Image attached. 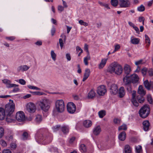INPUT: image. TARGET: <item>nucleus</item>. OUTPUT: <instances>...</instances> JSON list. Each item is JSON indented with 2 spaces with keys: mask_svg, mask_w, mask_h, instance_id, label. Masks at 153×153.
Here are the masks:
<instances>
[{
  "mask_svg": "<svg viewBox=\"0 0 153 153\" xmlns=\"http://www.w3.org/2000/svg\"><path fill=\"white\" fill-rule=\"evenodd\" d=\"M108 71L111 73H114L117 75L122 74L123 69L122 66L116 62H114L108 67Z\"/></svg>",
  "mask_w": 153,
  "mask_h": 153,
  "instance_id": "f257e3e1",
  "label": "nucleus"
},
{
  "mask_svg": "<svg viewBox=\"0 0 153 153\" xmlns=\"http://www.w3.org/2000/svg\"><path fill=\"white\" fill-rule=\"evenodd\" d=\"M51 102L50 100L47 99H43L37 102V104L40 109L44 112H48L51 107Z\"/></svg>",
  "mask_w": 153,
  "mask_h": 153,
  "instance_id": "f03ea898",
  "label": "nucleus"
},
{
  "mask_svg": "<svg viewBox=\"0 0 153 153\" xmlns=\"http://www.w3.org/2000/svg\"><path fill=\"white\" fill-rule=\"evenodd\" d=\"M10 102L6 104L4 109L5 111L6 114H13L15 109V104L13 101L11 100H9Z\"/></svg>",
  "mask_w": 153,
  "mask_h": 153,
  "instance_id": "7ed1b4c3",
  "label": "nucleus"
},
{
  "mask_svg": "<svg viewBox=\"0 0 153 153\" xmlns=\"http://www.w3.org/2000/svg\"><path fill=\"white\" fill-rule=\"evenodd\" d=\"M140 116L142 118H145L147 117L150 113L149 108L148 105H145L143 106L139 110Z\"/></svg>",
  "mask_w": 153,
  "mask_h": 153,
  "instance_id": "20e7f679",
  "label": "nucleus"
},
{
  "mask_svg": "<svg viewBox=\"0 0 153 153\" xmlns=\"http://www.w3.org/2000/svg\"><path fill=\"white\" fill-rule=\"evenodd\" d=\"M56 107L58 112H62L65 108V105L63 101L61 100H57L56 103Z\"/></svg>",
  "mask_w": 153,
  "mask_h": 153,
  "instance_id": "39448f33",
  "label": "nucleus"
},
{
  "mask_svg": "<svg viewBox=\"0 0 153 153\" xmlns=\"http://www.w3.org/2000/svg\"><path fill=\"white\" fill-rule=\"evenodd\" d=\"M16 118L17 120L19 122L23 121L25 119V114L22 111L18 112L16 113Z\"/></svg>",
  "mask_w": 153,
  "mask_h": 153,
  "instance_id": "423d86ee",
  "label": "nucleus"
},
{
  "mask_svg": "<svg viewBox=\"0 0 153 153\" xmlns=\"http://www.w3.org/2000/svg\"><path fill=\"white\" fill-rule=\"evenodd\" d=\"M68 111L70 113L73 114L76 111V107L75 105L72 102H69L67 105Z\"/></svg>",
  "mask_w": 153,
  "mask_h": 153,
  "instance_id": "0eeeda50",
  "label": "nucleus"
},
{
  "mask_svg": "<svg viewBox=\"0 0 153 153\" xmlns=\"http://www.w3.org/2000/svg\"><path fill=\"white\" fill-rule=\"evenodd\" d=\"M106 92L105 87L104 85H101L97 88V93L100 96L104 95Z\"/></svg>",
  "mask_w": 153,
  "mask_h": 153,
  "instance_id": "6e6552de",
  "label": "nucleus"
},
{
  "mask_svg": "<svg viewBox=\"0 0 153 153\" xmlns=\"http://www.w3.org/2000/svg\"><path fill=\"white\" fill-rule=\"evenodd\" d=\"M26 107L27 111L30 113L34 112L36 109L35 104L32 102H30L27 104Z\"/></svg>",
  "mask_w": 153,
  "mask_h": 153,
  "instance_id": "1a4fd4ad",
  "label": "nucleus"
},
{
  "mask_svg": "<svg viewBox=\"0 0 153 153\" xmlns=\"http://www.w3.org/2000/svg\"><path fill=\"white\" fill-rule=\"evenodd\" d=\"M123 82L125 85H128L131 83V80L130 76L127 75H123Z\"/></svg>",
  "mask_w": 153,
  "mask_h": 153,
  "instance_id": "9d476101",
  "label": "nucleus"
},
{
  "mask_svg": "<svg viewBox=\"0 0 153 153\" xmlns=\"http://www.w3.org/2000/svg\"><path fill=\"white\" fill-rule=\"evenodd\" d=\"M130 4V2L128 0H119V5L121 7H128Z\"/></svg>",
  "mask_w": 153,
  "mask_h": 153,
  "instance_id": "9b49d317",
  "label": "nucleus"
},
{
  "mask_svg": "<svg viewBox=\"0 0 153 153\" xmlns=\"http://www.w3.org/2000/svg\"><path fill=\"white\" fill-rule=\"evenodd\" d=\"M3 83L6 84V87L7 88H10L13 87H18V85H17L14 84H11V82L10 80L7 79H4L2 80Z\"/></svg>",
  "mask_w": 153,
  "mask_h": 153,
  "instance_id": "f8f14e48",
  "label": "nucleus"
},
{
  "mask_svg": "<svg viewBox=\"0 0 153 153\" xmlns=\"http://www.w3.org/2000/svg\"><path fill=\"white\" fill-rule=\"evenodd\" d=\"M130 76L131 83H136L138 82L139 78L137 74H134L131 75Z\"/></svg>",
  "mask_w": 153,
  "mask_h": 153,
  "instance_id": "ddd939ff",
  "label": "nucleus"
},
{
  "mask_svg": "<svg viewBox=\"0 0 153 153\" xmlns=\"http://www.w3.org/2000/svg\"><path fill=\"white\" fill-rule=\"evenodd\" d=\"M136 91H133L132 94V98L131 99V102L136 107L138 106V103L135 97L136 94Z\"/></svg>",
  "mask_w": 153,
  "mask_h": 153,
  "instance_id": "4468645a",
  "label": "nucleus"
},
{
  "mask_svg": "<svg viewBox=\"0 0 153 153\" xmlns=\"http://www.w3.org/2000/svg\"><path fill=\"white\" fill-rule=\"evenodd\" d=\"M110 92L111 94H116L118 92V89L117 85L113 84L112 85L110 89Z\"/></svg>",
  "mask_w": 153,
  "mask_h": 153,
  "instance_id": "2eb2a0df",
  "label": "nucleus"
},
{
  "mask_svg": "<svg viewBox=\"0 0 153 153\" xmlns=\"http://www.w3.org/2000/svg\"><path fill=\"white\" fill-rule=\"evenodd\" d=\"M43 139L45 142L46 143H49L52 140V135L51 134H48Z\"/></svg>",
  "mask_w": 153,
  "mask_h": 153,
  "instance_id": "dca6fc26",
  "label": "nucleus"
},
{
  "mask_svg": "<svg viewBox=\"0 0 153 153\" xmlns=\"http://www.w3.org/2000/svg\"><path fill=\"white\" fill-rule=\"evenodd\" d=\"M6 121L9 123L14 122L15 121V116L13 114H6Z\"/></svg>",
  "mask_w": 153,
  "mask_h": 153,
  "instance_id": "f3484780",
  "label": "nucleus"
},
{
  "mask_svg": "<svg viewBox=\"0 0 153 153\" xmlns=\"http://www.w3.org/2000/svg\"><path fill=\"white\" fill-rule=\"evenodd\" d=\"M30 68L29 66L27 65H22L18 67L17 68V70L18 72L24 71L27 70Z\"/></svg>",
  "mask_w": 153,
  "mask_h": 153,
  "instance_id": "a211bd4d",
  "label": "nucleus"
},
{
  "mask_svg": "<svg viewBox=\"0 0 153 153\" xmlns=\"http://www.w3.org/2000/svg\"><path fill=\"white\" fill-rule=\"evenodd\" d=\"M101 131V129L99 126H97L95 127L93 130V133L94 134L97 136L99 134Z\"/></svg>",
  "mask_w": 153,
  "mask_h": 153,
  "instance_id": "6ab92c4d",
  "label": "nucleus"
},
{
  "mask_svg": "<svg viewBox=\"0 0 153 153\" xmlns=\"http://www.w3.org/2000/svg\"><path fill=\"white\" fill-rule=\"evenodd\" d=\"M144 84L146 88L147 89L149 90L150 87L153 88V82H151L150 83L147 80L144 82Z\"/></svg>",
  "mask_w": 153,
  "mask_h": 153,
  "instance_id": "aec40b11",
  "label": "nucleus"
},
{
  "mask_svg": "<svg viewBox=\"0 0 153 153\" xmlns=\"http://www.w3.org/2000/svg\"><path fill=\"white\" fill-rule=\"evenodd\" d=\"M124 70L125 74L127 75H128L131 71L130 67L127 64L125 65L124 67Z\"/></svg>",
  "mask_w": 153,
  "mask_h": 153,
  "instance_id": "412c9836",
  "label": "nucleus"
},
{
  "mask_svg": "<svg viewBox=\"0 0 153 153\" xmlns=\"http://www.w3.org/2000/svg\"><path fill=\"white\" fill-rule=\"evenodd\" d=\"M143 124L144 130L145 131L148 130L149 129L150 126V123L149 121L148 120L144 121Z\"/></svg>",
  "mask_w": 153,
  "mask_h": 153,
  "instance_id": "4be33fe9",
  "label": "nucleus"
},
{
  "mask_svg": "<svg viewBox=\"0 0 153 153\" xmlns=\"http://www.w3.org/2000/svg\"><path fill=\"white\" fill-rule=\"evenodd\" d=\"M6 116V114L4 109L3 108H0V120H3Z\"/></svg>",
  "mask_w": 153,
  "mask_h": 153,
  "instance_id": "5701e85b",
  "label": "nucleus"
},
{
  "mask_svg": "<svg viewBox=\"0 0 153 153\" xmlns=\"http://www.w3.org/2000/svg\"><path fill=\"white\" fill-rule=\"evenodd\" d=\"M90 74V69L86 68L85 70V72L84 74V77L82 79V81H85L89 77Z\"/></svg>",
  "mask_w": 153,
  "mask_h": 153,
  "instance_id": "b1692460",
  "label": "nucleus"
},
{
  "mask_svg": "<svg viewBox=\"0 0 153 153\" xmlns=\"http://www.w3.org/2000/svg\"><path fill=\"white\" fill-rule=\"evenodd\" d=\"M126 92L124 89V88L123 87H121L119 90L118 93V96L120 98L123 97L125 95Z\"/></svg>",
  "mask_w": 153,
  "mask_h": 153,
  "instance_id": "393cba45",
  "label": "nucleus"
},
{
  "mask_svg": "<svg viewBox=\"0 0 153 153\" xmlns=\"http://www.w3.org/2000/svg\"><path fill=\"white\" fill-rule=\"evenodd\" d=\"M126 137V134L125 132L123 131L120 133L118 136L119 139L121 141H124Z\"/></svg>",
  "mask_w": 153,
  "mask_h": 153,
  "instance_id": "a878e982",
  "label": "nucleus"
},
{
  "mask_svg": "<svg viewBox=\"0 0 153 153\" xmlns=\"http://www.w3.org/2000/svg\"><path fill=\"white\" fill-rule=\"evenodd\" d=\"M107 60V59H102L99 65V68L100 69H102L104 67L106 64Z\"/></svg>",
  "mask_w": 153,
  "mask_h": 153,
  "instance_id": "bb28decb",
  "label": "nucleus"
},
{
  "mask_svg": "<svg viewBox=\"0 0 153 153\" xmlns=\"http://www.w3.org/2000/svg\"><path fill=\"white\" fill-rule=\"evenodd\" d=\"M130 42L132 44L137 45L139 44L140 42V39L138 38H132L131 37V38Z\"/></svg>",
  "mask_w": 153,
  "mask_h": 153,
  "instance_id": "cd10ccee",
  "label": "nucleus"
},
{
  "mask_svg": "<svg viewBox=\"0 0 153 153\" xmlns=\"http://www.w3.org/2000/svg\"><path fill=\"white\" fill-rule=\"evenodd\" d=\"M84 126L86 128H88L91 126L92 124L91 121L90 120H86L83 123Z\"/></svg>",
  "mask_w": 153,
  "mask_h": 153,
  "instance_id": "c85d7f7f",
  "label": "nucleus"
},
{
  "mask_svg": "<svg viewBox=\"0 0 153 153\" xmlns=\"http://www.w3.org/2000/svg\"><path fill=\"white\" fill-rule=\"evenodd\" d=\"M124 151L125 153H131V148L129 145H126L125 146Z\"/></svg>",
  "mask_w": 153,
  "mask_h": 153,
  "instance_id": "c756f323",
  "label": "nucleus"
},
{
  "mask_svg": "<svg viewBox=\"0 0 153 153\" xmlns=\"http://www.w3.org/2000/svg\"><path fill=\"white\" fill-rule=\"evenodd\" d=\"M138 93L140 94L144 95L146 94L145 91L144 90L143 87L142 85H140L139 86L138 88Z\"/></svg>",
  "mask_w": 153,
  "mask_h": 153,
  "instance_id": "7c9ffc66",
  "label": "nucleus"
},
{
  "mask_svg": "<svg viewBox=\"0 0 153 153\" xmlns=\"http://www.w3.org/2000/svg\"><path fill=\"white\" fill-rule=\"evenodd\" d=\"M95 95V93L93 90H91L89 92L88 95V97L89 98H92L94 97Z\"/></svg>",
  "mask_w": 153,
  "mask_h": 153,
  "instance_id": "2f4dec72",
  "label": "nucleus"
},
{
  "mask_svg": "<svg viewBox=\"0 0 153 153\" xmlns=\"http://www.w3.org/2000/svg\"><path fill=\"white\" fill-rule=\"evenodd\" d=\"M145 42L146 43H148L146 45L147 47H148L150 44V39L148 36L146 34L145 35Z\"/></svg>",
  "mask_w": 153,
  "mask_h": 153,
  "instance_id": "473e14b6",
  "label": "nucleus"
},
{
  "mask_svg": "<svg viewBox=\"0 0 153 153\" xmlns=\"http://www.w3.org/2000/svg\"><path fill=\"white\" fill-rule=\"evenodd\" d=\"M137 99L138 101L140 103L143 102L144 100V98L142 96L140 95L137 96Z\"/></svg>",
  "mask_w": 153,
  "mask_h": 153,
  "instance_id": "72a5a7b5",
  "label": "nucleus"
},
{
  "mask_svg": "<svg viewBox=\"0 0 153 153\" xmlns=\"http://www.w3.org/2000/svg\"><path fill=\"white\" fill-rule=\"evenodd\" d=\"M35 121L38 123H40L42 120V116L39 114H38L36 116L35 118Z\"/></svg>",
  "mask_w": 153,
  "mask_h": 153,
  "instance_id": "f704fd0d",
  "label": "nucleus"
},
{
  "mask_svg": "<svg viewBox=\"0 0 153 153\" xmlns=\"http://www.w3.org/2000/svg\"><path fill=\"white\" fill-rule=\"evenodd\" d=\"M90 57L89 55H88L87 56L85 57L84 59V62L86 65H88V61L90 60Z\"/></svg>",
  "mask_w": 153,
  "mask_h": 153,
  "instance_id": "c9c22d12",
  "label": "nucleus"
},
{
  "mask_svg": "<svg viewBox=\"0 0 153 153\" xmlns=\"http://www.w3.org/2000/svg\"><path fill=\"white\" fill-rule=\"evenodd\" d=\"M62 131L64 134L68 133L69 131V129L67 126H64L61 128Z\"/></svg>",
  "mask_w": 153,
  "mask_h": 153,
  "instance_id": "e433bc0d",
  "label": "nucleus"
},
{
  "mask_svg": "<svg viewBox=\"0 0 153 153\" xmlns=\"http://www.w3.org/2000/svg\"><path fill=\"white\" fill-rule=\"evenodd\" d=\"M127 129V127L126 124H123L122 125L119 126L118 128L119 131L126 130Z\"/></svg>",
  "mask_w": 153,
  "mask_h": 153,
  "instance_id": "4c0bfd02",
  "label": "nucleus"
},
{
  "mask_svg": "<svg viewBox=\"0 0 153 153\" xmlns=\"http://www.w3.org/2000/svg\"><path fill=\"white\" fill-rule=\"evenodd\" d=\"M105 111L102 110L100 111L98 113L99 117L101 118H102L105 115Z\"/></svg>",
  "mask_w": 153,
  "mask_h": 153,
  "instance_id": "58836bf2",
  "label": "nucleus"
},
{
  "mask_svg": "<svg viewBox=\"0 0 153 153\" xmlns=\"http://www.w3.org/2000/svg\"><path fill=\"white\" fill-rule=\"evenodd\" d=\"M111 4L114 7L117 6L118 4L117 0H111Z\"/></svg>",
  "mask_w": 153,
  "mask_h": 153,
  "instance_id": "ea45409f",
  "label": "nucleus"
},
{
  "mask_svg": "<svg viewBox=\"0 0 153 153\" xmlns=\"http://www.w3.org/2000/svg\"><path fill=\"white\" fill-rule=\"evenodd\" d=\"M51 56L52 59L55 61L56 59V55L54 53L53 51H51Z\"/></svg>",
  "mask_w": 153,
  "mask_h": 153,
  "instance_id": "a19ab883",
  "label": "nucleus"
},
{
  "mask_svg": "<svg viewBox=\"0 0 153 153\" xmlns=\"http://www.w3.org/2000/svg\"><path fill=\"white\" fill-rule=\"evenodd\" d=\"M137 9L138 11L140 12L143 11L145 10L144 6L143 5H141L139 7H138Z\"/></svg>",
  "mask_w": 153,
  "mask_h": 153,
  "instance_id": "79ce46f5",
  "label": "nucleus"
},
{
  "mask_svg": "<svg viewBox=\"0 0 153 153\" xmlns=\"http://www.w3.org/2000/svg\"><path fill=\"white\" fill-rule=\"evenodd\" d=\"M22 139L23 140H26L27 139L28 137V134L26 131H25L23 132L22 135Z\"/></svg>",
  "mask_w": 153,
  "mask_h": 153,
  "instance_id": "37998d69",
  "label": "nucleus"
},
{
  "mask_svg": "<svg viewBox=\"0 0 153 153\" xmlns=\"http://www.w3.org/2000/svg\"><path fill=\"white\" fill-rule=\"evenodd\" d=\"M142 151V147L140 146H138L136 147V151L137 153H140Z\"/></svg>",
  "mask_w": 153,
  "mask_h": 153,
  "instance_id": "c03bdc74",
  "label": "nucleus"
},
{
  "mask_svg": "<svg viewBox=\"0 0 153 153\" xmlns=\"http://www.w3.org/2000/svg\"><path fill=\"white\" fill-rule=\"evenodd\" d=\"M0 144L3 147H5L7 146V143L6 141L3 140H0Z\"/></svg>",
  "mask_w": 153,
  "mask_h": 153,
  "instance_id": "a18cd8bd",
  "label": "nucleus"
},
{
  "mask_svg": "<svg viewBox=\"0 0 153 153\" xmlns=\"http://www.w3.org/2000/svg\"><path fill=\"white\" fill-rule=\"evenodd\" d=\"M147 69L146 68H144L141 70V73L143 76L146 75L147 71Z\"/></svg>",
  "mask_w": 153,
  "mask_h": 153,
  "instance_id": "49530a36",
  "label": "nucleus"
},
{
  "mask_svg": "<svg viewBox=\"0 0 153 153\" xmlns=\"http://www.w3.org/2000/svg\"><path fill=\"white\" fill-rule=\"evenodd\" d=\"M80 149L83 152H85L86 151V148L84 144H81L80 146Z\"/></svg>",
  "mask_w": 153,
  "mask_h": 153,
  "instance_id": "de8ad7c7",
  "label": "nucleus"
},
{
  "mask_svg": "<svg viewBox=\"0 0 153 153\" xmlns=\"http://www.w3.org/2000/svg\"><path fill=\"white\" fill-rule=\"evenodd\" d=\"M121 121V120L117 118H115L114 120V123L116 124L119 125Z\"/></svg>",
  "mask_w": 153,
  "mask_h": 153,
  "instance_id": "09e8293b",
  "label": "nucleus"
},
{
  "mask_svg": "<svg viewBox=\"0 0 153 153\" xmlns=\"http://www.w3.org/2000/svg\"><path fill=\"white\" fill-rule=\"evenodd\" d=\"M76 51L78 52L79 51H80V52L78 54V56H80L81 53H82L83 51L82 50L79 46H77L76 47Z\"/></svg>",
  "mask_w": 153,
  "mask_h": 153,
  "instance_id": "8fccbe9b",
  "label": "nucleus"
},
{
  "mask_svg": "<svg viewBox=\"0 0 153 153\" xmlns=\"http://www.w3.org/2000/svg\"><path fill=\"white\" fill-rule=\"evenodd\" d=\"M30 93L33 94L34 95H42L44 93L42 92H39V91H35V92H31Z\"/></svg>",
  "mask_w": 153,
  "mask_h": 153,
  "instance_id": "3c124183",
  "label": "nucleus"
},
{
  "mask_svg": "<svg viewBox=\"0 0 153 153\" xmlns=\"http://www.w3.org/2000/svg\"><path fill=\"white\" fill-rule=\"evenodd\" d=\"M4 130L2 127H0V138H1L4 135Z\"/></svg>",
  "mask_w": 153,
  "mask_h": 153,
  "instance_id": "603ef678",
  "label": "nucleus"
},
{
  "mask_svg": "<svg viewBox=\"0 0 153 153\" xmlns=\"http://www.w3.org/2000/svg\"><path fill=\"white\" fill-rule=\"evenodd\" d=\"M147 100L149 102L150 104H152L153 102L152 100V98L151 96V95L150 94H149L147 96Z\"/></svg>",
  "mask_w": 153,
  "mask_h": 153,
  "instance_id": "864d4df0",
  "label": "nucleus"
},
{
  "mask_svg": "<svg viewBox=\"0 0 153 153\" xmlns=\"http://www.w3.org/2000/svg\"><path fill=\"white\" fill-rule=\"evenodd\" d=\"M126 86H127V89L129 93H131L132 92V88L130 84Z\"/></svg>",
  "mask_w": 153,
  "mask_h": 153,
  "instance_id": "5fc2aeb1",
  "label": "nucleus"
},
{
  "mask_svg": "<svg viewBox=\"0 0 153 153\" xmlns=\"http://www.w3.org/2000/svg\"><path fill=\"white\" fill-rule=\"evenodd\" d=\"M5 39L7 40L12 41L15 39H16V37L15 36H11L9 37H5Z\"/></svg>",
  "mask_w": 153,
  "mask_h": 153,
  "instance_id": "6e6d98bb",
  "label": "nucleus"
},
{
  "mask_svg": "<svg viewBox=\"0 0 153 153\" xmlns=\"http://www.w3.org/2000/svg\"><path fill=\"white\" fill-rule=\"evenodd\" d=\"M62 39H59V43L61 49H62L64 43Z\"/></svg>",
  "mask_w": 153,
  "mask_h": 153,
  "instance_id": "4d7b16f0",
  "label": "nucleus"
},
{
  "mask_svg": "<svg viewBox=\"0 0 153 153\" xmlns=\"http://www.w3.org/2000/svg\"><path fill=\"white\" fill-rule=\"evenodd\" d=\"M10 146L11 149H14L16 147V145L14 143H12L10 144Z\"/></svg>",
  "mask_w": 153,
  "mask_h": 153,
  "instance_id": "13d9d810",
  "label": "nucleus"
},
{
  "mask_svg": "<svg viewBox=\"0 0 153 153\" xmlns=\"http://www.w3.org/2000/svg\"><path fill=\"white\" fill-rule=\"evenodd\" d=\"M60 126L57 125L53 127V129L54 131H56L58 130L60 128Z\"/></svg>",
  "mask_w": 153,
  "mask_h": 153,
  "instance_id": "bf43d9fd",
  "label": "nucleus"
},
{
  "mask_svg": "<svg viewBox=\"0 0 153 153\" xmlns=\"http://www.w3.org/2000/svg\"><path fill=\"white\" fill-rule=\"evenodd\" d=\"M148 72L150 76H153V69H150L148 71Z\"/></svg>",
  "mask_w": 153,
  "mask_h": 153,
  "instance_id": "052dcab7",
  "label": "nucleus"
},
{
  "mask_svg": "<svg viewBox=\"0 0 153 153\" xmlns=\"http://www.w3.org/2000/svg\"><path fill=\"white\" fill-rule=\"evenodd\" d=\"M114 47V50L113 51V53H114L116 51L118 50L120 48V46L119 45L117 44Z\"/></svg>",
  "mask_w": 153,
  "mask_h": 153,
  "instance_id": "680f3d73",
  "label": "nucleus"
},
{
  "mask_svg": "<svg viewBox=\"0 0 153 153\" xmlns=\"http://www.w3.org/2000/svg\"><path fill=\"white\" fill-rule=\"evenodd\" d=\"M19 82L22 85H25L26 83L25 81L23 79H19Z\"/></svg>",
  "mask_w": 153,
  "mask_h": 153,
  "instance_id": "e2e57ef3",
  "label": "nucleus"
},
{
  "mask_svg": "<svg viewBox=\"0 0 153 153\" xmlns=\"http://www.w3.org/2000/svg\"><path fill=\"white\" fill-rule=\"evenodd\" d=\"M58 10L62 12L64 10V7L61 5H59L58 7Z\"/></svg>",
  "mask_w": 153,
  "mask_h": 153,
  "instance_id": "0e129e2a",
  "label": "nucleus"
},
{
  "mask_svg": "<svg viewBox=\"0 0 153 153\" xmlns=\"http://www.w3.org/2000/svg\"><path fill=\"white\" fill-rule=\"evenodd\" d=\"M56 29L54 27H53L51 31V33L52 36H53L55 33Z\"/></svg>",
  "mask_w": 153,
  "mask_h": 153,
  "instance_id": "69168bd1",
  "label": "nucleus"
},
{
  "mask_svg": "<svg viewBox=\"0 0 153 153\" xmlns=\"http://www.w3.org/2000/svg\"><path fill=\"white\" fill-rule=\"evenodd\" d=\"M66 58L68 61H70L71 60V57L69 53H67L66 55Z\"/></svg>",
  "mask_w": 153,
  "mask_h": 153,
  "instance_id": "338daca9",
  "label": "nucleus"
},
{
  "mask_svg": "<svg viewBox=\"0 0 153 153\" xmlns=\"http://www.w3.org/2000/svg\"><path fill=\"white\" fill-rule=\"evenodd\" d=\"M3 153H12V152L10 149H6L3 151Z\"/></svg>",
  "mask_w": 153,
  "mask_h": 153,
  "instance_id": "774afa93",
  "label": "nucleus"
}]
</instances>
